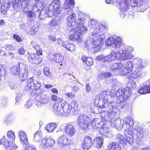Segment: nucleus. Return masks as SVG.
Wrapping results in <instances>:
<instances>
[{"label": "nucleus", "mask_w": 150, "mask_h": 150, "mask_svg": "<svg viewBox=\"0 0 150 150\" xmlns=\"http://www.w3.org/2000/svg\"><path fill=\"white\" fill-rule=\"evenodd\" d=\"M128 87L123 89H119L115 94L112 93L110 95L109 90L101 92L96 96L94 99L96 105L102 108H106L108 103H116L121 108H123L127 104L126 100L129 97Z\"/></svg>", "instance_id": "f257e3e1"}, {"label": "nucleus", "mask_w": 150, "mask_h": 150, "mask_svg": "<svg viewBox=\"0 0 150 150\" xmlns=\"http://www.w3.org/2000/svg\"><path fill=\"white\" fill-rule=\"evenodd\" d=\"M122 40L120 37H110L106 41L107 45H111L114 51H117L120 54L121 59L125 60L132 58L133 55L132 53L134 52V48L130 46H126L122 43Z\"/></svg>", "instance_id": "f03ea898"}, {"label": "nucleus", "mask_w": 150, "mask_h": 150, "mask_svg": "<svg viewBox=\"0 0 150 150\" xmlns=\"http://www.w3.org/2000/svg\"><path fill=\"white\" fill-rule=\"evenodd\" d=\"M88 26L93 30L91 33V39L92 47L95 51L97 52L100 49L102 40L105 39V36L102 30L105 28L103 24L96 22V20L92 19L89 22Z\"/></svg>", "instance_id": "7ed1b4c3"}, {"label": "nucleus", "mask_w": 150, "mask_h": 150, "mask_svg": "<svg viewBox=\"0 0 150 150\" xmlns=\"http://www.w3.org/2000/svg\"><path fill=\"white\" fill-rule=\"evenodd\" d=\"M30 0H12V4L14 10L18 11L21 6L22 7H28V5H30L33 6L32 9L34 10L36 8L37 12L38 13L37 15L41 19H43V18L47 16V14L45 11L43 10L44 8L43 3L40 1L35 2L34 5L32 4Z\"/></svg>", "instance_id": "20e7f679"}, {"label": "nucleus", "mask_w": 150, "mask_h": 150, "mask_svg": "<svg viewBox=\"0 0 150 150\" xmlns=\"http://www.w3.org/2000/svg\"><path fill=\"white\" fill-rule=\"evenodd\" d=\"M127 141L129 143L132 144L134 140L133 135H135L137 140L141 139L144 136V133L142 128L140 127L135 126L131 130L128 129L124 132Z\"/></svg>", "instance_id": "39448f33"}, {"label": "nucleus", "mask_w": 150, "mask_h": 150, "mask_svg": "<svg viewBox=\"0 0 150 150\" xmlns=\"http://www.w3.org/2000/svg\"><path fill=\"white\" fill-rule=\"evenodd\" d=\"M27 66L24 63H19L16 66H13L11 69L12 75H18L22 80L26 79L27 77L28 69Z\"/></svg>", "instance_id": "423d86ee"}, {"label": "nucleus", "mask_w": 150, "mask_h": 150, "mask_svg": "<svg viewBox=\"0 0 150 150\" xmlns=\"http://www.w3.org/2000/svg\"><path fill=\"white\" fill-rule=\"evenodd\" d=\"M77 122L79 128L83 131H88L91 122L88 116L85 114L80 115L77 117Z\"/></svg>", "instance_id": "0eeeda50"}, {"label": "nucleus", "mask_w": 150, "mask_h": 150, "mask_svg": "<svg viewBox=\"0 0 150 150\" xmlns=\"http://www.w3.org/2000/svg\"><path fill=\"white\" fill-rule=\"evenodd\" d=\"M110 103H108L107 106H108V109L107 111L101 113V116L103 119L105 121L108 122L110 119L113 117H115L118 112L117 107L115 105H111Z\"/></svg>", "instance_id": "6e6552de"}, {"label": "nucleus", "mask_w": 150, "mask_h": 150, "mask_svg": "<svg viewBox=\"0 0 150 150\" xmlns=\"http://www.w3.org/2000/svg\"><path fill=\"white\" fill-rule=\"evenodd\" d=\"M138 2V0H122V1L119 4L121 16L122 14L125 16L127 13L128 9V5L132 7H135L137 6Z\"/></svg>", "instance_id": "1a4fd4ad"}, {"label": "nucleus", "mask_w": 150, "mask_h": 150, "mask_svg": "<svg viewBox=\"0 0 150 150\" xmlns=\"http://www.w3.org/2000/svg\"><path fill=\"white\" fill-rule=\"evenodd\" d=\"M118 53L120 54H120L117 51H112L110 54L106 56H104L103 54L98 56L97 57L96 59L99 61L104 63L111 62L116 60L118 57L117 55ZM120 59L122 60L120 58Z\"/></svg>", "instance_id": "9d476101"}, {"label": "nucleus", "mask_w": 150, "mask_h": 150, "mask_svg": "<svg viewBox=\"0 0 150 150\" xmlns=\"http://www.w3.org/2000/svg\"><path fill=\"white\" fill-rule=\"evenodd\" d=\"M41 86L40 82L38 81L36 77H32L28 79L25 87V88L27 91L35 88L39 89Z\"/></svg>", "instance_id": "9b49d317"}, {"label": "nucleus", "mask_w": 150, "mask_h": 150, "mask_svg": "<svg viewBox=\"0 0 150 150\" xmlns=\"http://www.w3.org/2000/svg\"><path fill=\"white\" fill-rule=\"evenodd\" d=\"M48 11L51 12L54 10V16H57L62 11V8L60 6V2L57 0L53 1L48 8Z\"/></svg>", "instance_id": "f8f14e48"}, {"label": "nucleus", "mask_w": 150, "mask_h": 150, "mask_svg": "<svg viewBox=\"0 0 150 150\" xmlns=\"http://www.w3.org/2000/svg\"><path fill=\"white\" fill-rule=\"evenodd\" d=\"M134 66L133 63L131 61L126 62L122 64V69L120 71L121 75L124 76L131 72Z\"/></svg>", "instance_id": "ddd939ff"}, {"label": "nucleus", "mask_w": 150, "mask_h": 150, "mask_svg": "<svg viewBox=\"0 0 150 150\" xmlns=\"http://www.w3.org/2000/svg\"><path fill=\"white\" fill-rule=\"evenodd\" d=\"M1 143L5 146L6 150H15L18 147L13 143L8 141L4 137H3L1 141L0 140V144Z\"/></svg>", "instance_id": "4468645a"}, {"label": "nucleus", "mask_w": 150, "mask_h": 150, "mask_svg": "<svg viewBox=\"0 0 150 150\" xmlns=\"http://www.w3.org/2000/svg\"><path fill=\"white\" fill-rule=\"evenodd\" d=\"M115 117H112L110 120L111 126L119 130L121 129L123 127V124L122 122H123L122 120L116 119Z\"/></svg>", "instance_id": "2eb2a0df"}, {"label": "nucleus", "mask_w": 150, "mask_h": 150, "mask_svg": "<svg viewBox=\"0 0 150 150\" xmlns=\"http://www.w3.org/2000/svg\"><path fill=\"white\" fill-rule=\"evenodd\" d=\"M72 143L71 140L67 137V136L63 134L60 136L58 139V144L61 146H64L65 145L71 144Z\"/></svg>", "instance_id": "dca6fc26"}, {"label": "nucleus", "mask_w": 150, "mask_h": 150, "mask_svg": "<svg viewBox=\"0 0 150 150\" xmlns=\"http://www.w3.org/2000/svg\"><path fill=\"white\" fill-rule=\"evenodd\" d=\"M65 133L69 137L74 136L76 132V129L71 122L67 124L64 127Z\"/></svg>", "instance_id": "f3484780"}, {"label": "nucleus", "mask_w": 150, "mask_h": 150, "mask_svg": "<svg viewBox=\"0 0 150 150\" xmlns=\"http://www.w3.org/2000/svg\"><path fill=\"white\" fill-rule=\"evenodd\" d=\"M122 120L123 122H122V124H123V127L127 128L125 129L124 131L128 129L131 130V129H132L131 128L134 125V122L132 118L129 116L125 118Z\"/></svg>", "instance_id": "a211bd4d"}, {"label": "nucleus", "mask_w": 150, "mask_h": 150, "mask_svg": "<svg viewBox=\"0 0 150 150\" xmlns=\"http://www.w3.org/2000/svg\"><path fill=\"white\" fill-rule=\"evenodd\" d=\"M62 115L67 116L71 114L72 110L70 105L68 104L65 101H62Z\"/></svg>", "instance_id": "6ab92c4d"}, {"label": "nucleus", "mask_w": 150, "mask_h": 150, "mask_svg": "<svg viewBox=\"0 0 150 150\" xmlns=\"http://www.w3.org/2000/svg\"><path fill=\"white\" fill-rule=\"evenodd\" d=\"M49 59L51 61H54L56 63H62L64 61V57L60 54L55 53L52 55H49Z\"/></svg>", "instance_id": "aec40b11"}, {"label": "nucleus", "mask_w": 150, "mask_h": 150, "mask_svg": "<svg viewBox=\"0 0 150 150\" xmlns=\"http://www.w3.org/2000/svg\"><path fill=\"white\" fill-rule=\"evenodd\" d=\"M28 60L32 63L38 64L42 61V58L40 56L35 53H31L28 57Z\"/></svg>", "instance_id": "412c9836"}, {"label": "nucleus", "mask_w": 150, "mask_h": 150, "mask_svg": "<svg viewBox=\"0 0 150 150\" xmlns=\"http://www.w3.org/2000/svg\"><path fill=\"white\" fill-rule=\"evenodd\" d=\"M35 99V100L38 102L37 103V106L39 107L41 106V105L38 104V103H47L48 100V98L47 96L42 93L37 95L36 96Z\"/></svg>", "instance_id": "4be33fe9"}, {"label": "nucleus", "mask_w": 150, "mask_h": 150, "mask_svg": "<svg viewBox=\"0 0 150 150\" xmlns=\"http://www.w3.org/2000/svg\"><path fill=\"white\" fill-rule=\"evenodd\" d=\"M92 142L91 137L88 136H85L82 143V146L84 150H87L90 149L92 146Z\"/></svg>", "instance_id": "5701e85b"}, {"label": "nucleus", "mask_w": 150, "mask_h": 150, "mask_svg": "<svg viewBox=\"0 0 150 150\" xmlns=\"http://www.w3.org/2000/svg\"><path fill=\"white\" fill-rule=\"evenodd\" d=\"M54 140L50 137L42 139L41 142V146L45 148H48L52 146L54 143Z\"/></svg>", "instance_id": "b1692460"}, {"label": "nucleus", "mask_w": 150, "mask_h": 150, "mask_svg": "<svg viewBox=\"0 0 150 150\" xmlns=\"http://www.w3.org/2000/svg\"><path fill=\"white\" fill-rule=\"evenodd\" d=\"M18 134L23 147H25L29 144L25 133L23 131H19L18 132Z\"/></svg>", "instance_id": "393cba45"}, {"label": "nucleus", "mask_w": 150, "mask_h": 150, "mask_svg": "<svg viewBox=\"0 0 150 150\" xmlns=\"http://www.w3.org/2000/svg\"><path fill=\"white\" fill-rule=\"evenodd\" d=\"M133 61L135 64V68L137 70H140L147 65L145 64V61L143 62L142 59L139 58L134 59Z\"/></svg>", "instance_id": "a878e982"}, {"label": "nucleus", "mask_w": 150, "mask_h": 150, "mask_svg": "<svg viewBox=\"0 0 150 150\" xmlns=\"http://www.w3.org/2000/svg\"><path fill=\"white\" fill-rule=\"evenodd\" d=\"M62 101L60 102L56 103L53 105V112L56 115H62Z\"/></svg>", "instance_id": "bb28decb"}, {"label": "nucleus", "mask_w": 150, "mask_h": 150, "mask_svg": "<svg viewBox=\"0 0 150 150\" xmlns=\"http://www.w3.org/2000/svg\"><path fill=\"white\" fill-rule=\"evenodd\" d=\"M76 15L75 13L72 15H70L67 18V25L70 27H72L76 23Z\"/></svg>", "instance_id": "cd10ccee"}, {"label": "nucleus", "mask_w": 150, "mask_h": 150, "mask_svg": "<svg viewBox=\"0 0 150 150\" xmlns=\"http://www.w3.org/2000/svg\"><path fill=\"white\" fill-rule=\"evenodd\" d=\"M69 39L71 40L75 41L77 42H81L82 40L80 33L70 35Z\"/></svg>", "instance_id": "c85d7f7f"}, {"label": "nucleus", "mask_w": 150, "mask_h": 150, "mask_svg": "<svg viewBox=\"0 0 150 150\" xmlns=\"http://www.w3.org/2000/svg\"><path fill=\"white\" fill-rule=\"evenodd\" d=\"M138 89V92L142 94H145L150 93V86L149 85H143Z\"/></svg>", "instance_id": "c756f323"}, {"label": "nucleus", "mask_w": 150, "mask_h": 150, "mask_svg": "<svg viewBox=\"0 0 150 150\" xmlns=\"http://www.w3.org/2000/svg\"><path fill=\"white\" fill-rule=\"evenodd\" d=\"M95 143L96 146L98 149L102 147L104 141L103 136L97 137L95 138Z\"/></svg>", "instance_id": "7c9ffc66"}, {"label": "nucleus", "mask_w": 150, "mask_h": 150, "mask_svg": "<svg viewBox=\"0 0 150 150\" xmlns=\"http://www.w3.org/2000/svg\"><path fill=\"white\" fill-rule=\"evenodd\" d=\"M100 132L102 136H104L108 137L112 136L111 131L109 128L105 127L101 129Z\"/></svg>", "instance_id": "2f4dec72"}, {"label": "nucleus", "mask_w": 150, "mask_h": 150, "mask_svg": "<svg viewBox=\"0 0 150 150\" xmlns=\"http://www.w3.org/2000/svg\"><path fill=\"white\" fill-rule=\"evenodd\" d=\"M62 46L71 51H74L76 49V47L73 44L69 43L67 42H65L62 44Z\"/></svg>", "instance_id": "473e14b6"}, {"label": "nucleus", "mask_w": 150, "mask_h": 150, "mask_svg": "<svg viewBox=\"0 0 150 150\" xmlns=\"http://www.w3.org/2000/svg\"><path fill=\"white\" fill-rule=\"evenodd\" d=\"M141 73L140 70L136 69L133 71L130 74V77L134 79H139L141 77Z\"/></svg>", "instance_id": "72a5a7b5"}, {"label": "nucleus", "mask_w": 150, "mask_h": 150, "mask_svg": "<svg viewBox=\"0 0 150 150\" xmlns=\"http://www.w3.org/2000/svg\"><path fill=\"white\" fill-rule=\"evenodd\" d=\"M57 125L54 123L47 124L45 128L46 130L49 132H52L56 128Z\"/></svg>", "instance_id": "f704fd0d"}, {"label": "nucleus", "mask_w": 150, "mask_h": 150, "mask_svg": "<svg viewBox=\"0 0 150 150\" xmlns=\"http://www.w3.org/2000/svg\"><path fill=\"white\" fill-rule=\"evenodd\" d=\"M122 67V64L120 62L115 63L110 66V69L111 70L118 71Z\"/></svg>", "instance_id": "c9c22d12"}, {"label": "nucleus", "mask_w": 150, "mask_h": 150, "mask_svg": "<svg viewBox=\"0 0 150 150\" xmlns=\"http://www.w3.org/2000/svg\"><path fill=\"white\" fill-rule=\"evenodd\" d=\"M128 86L125 87H128L129 89L128 91H129V95L131 94V89L130 88H134L137 86L136 82L134 81H131L128 82L127 83Z\"/></svg>", "instance_id": "e433bc0d"}, {"label": "nucleus", "mask_w": 150, "mask_h": 150, "mask_svg": "<svg viewBox=\"0 0 150 150\" xmlns=\"http://www.w3.org/2000/svg\"><path fill=\"white\" fill-rule=\"evenodd\" d=\"M25 13L27 14L28 16L30 18L32 21L35 20L37 15V13H36L35 12L32 11H28Z\"/></svg>", "instance_id": "4c0bfd02"}, {"label": "nucleus", "mask_w": 150, "mask_h": 150, "mask_svg": "<svg viewBox=\"0 0 150 150\" xmlns=\"http://www.w3.org/2000/svg\"><path fill=\"white\" fill-rule=\"evenodd\" d=\"M111 76V74L109 73H104L101 72L99 73L98 76L99 79H104L108 77H110Z\"/></svg>", "instance_id": "58836bf2"}, {"label": "nucleus", "mask_w": 150, "mask_h": 150, "mask_svg": "<svg viewBox=\"0 0 150 150\" xmlns=\"http://www.w3.org/2000/svg\"><path fill=\"white\" fill-rule=\"evenodd\" d=\"M42 135V134L41 131H37L34 134L33 140L36 142L39 141L41 139Z\"/></svg>", "instance_id": "ea45409f"}, {"label": "nucleus", "mask_w": 150, "mask_h": 150, "mask_svg": "<svg viewBox=\"0 0 150 150\" xmlns=\"http://www.w3.org/2000/svg\"><path fill=\"white\" fill-rule=\"evenodd\" d=\"M77 30H78V32H79L80 33L82 34L83 33H86L87 31V29L86 27L83 25H76Z\"/></svg>", "instance_id": "a19ab883"}, {"label": "nucleus", "mask_w": 150, "mask_h": 150, "mask_svg": "<svg viewBox=\"0 0 150 150\" xmlns=\"http://www.w3.org/2000/svg\"><path fill=\"white\" fill-rule=\"evenodd\" d=\"M74 0H66L63 6V8L66 9L68 7H70L71 5H74Z\"/></svg>", "instance_id": "79ce46f5"}, {"label": "nucleus", "mask_w": 150, "mask_h": 150, "mask_svg": "<svg viewBox=\"0 0 150 150\" xmlns=\"http://www.w3.org/2000/svg\"><path fill=\"white\" fill-rule=\"evenodd\" d=\"M10 5V4H9L5 3L2 6L1 8V11L2 14L4 15L6 13Z\"/></svg>", "instance_id": "37998d69"}, {"label": "nucleus", "mask_w": 150, "mask_h": 150, "mask_svg": "<svg viewBox=\"0 0 150 150\" xmlns=\"http://www.w3.org/2000/svg\"><path fill=\"white\" fill-rule=\"evenodd\" d=\"M7 137L10 141H14L15 138L14 132L11 130L8 131L7 133Z\"/></svg>", "instance_id": "c03bdc74"}, {"label": "nucleus", "mask_w": 150, "mask_h": 150, "mask_svg": "<svg viewBox=\"0 0 150 150\" xmlns=\"http://www.w3.org/2000/svg\"><path fill=\"white\" fill-rule=\"evenodd\" d=\"M12 116L10 115H8L6 117L4 120V123L7 125L11 124L12 122Z\"/></svg>", "instance_id": "a18cd8bd"}, {"label": "nucleus", "mask_w": 150, "mask_h": 150, "mask_svg": "<svg viewBox=\"0 0 150 150\" xmlns=\"http://www.w3.org/2000/svg\"><path fill=\"white\" fill-rule=\"evenodd\" d=\"M71 109L73 110V109L76 110L77 109L78 107V105L77 102L76 100H73L71 103L70 105Z\"/></svg>", "instance_id": "49530a36"}, {"label": "nucleus", "mask_w": 150, "mask_h": 150, "mask_svg": "<svg viewBox=\"0 0 150 150\" xmlns=\"http://www.w3.org/2000/svg\"><path fill=\"white\" fill-rule=\"evenodd\" d=\"M59 20L57 18L52 19L49 22L50 26H56L59 24Z\"/></svg>", "instance_id": "de8ad7c7"}, {"label": "nucleus", "mask_w": 150, "mask_h": 150, "mask_svg": "<svg viewBox=\"0 0 150 150\" xmlns=\"http://www.w3.org/2000/svg\"><path fill=\"white\" fill-rule=\"evenodd\" d=\"M43 71L44 74L49 77L51 76V73L50 72L49 68L47 67H45L43 69Z\"/></svg>", "instance_id": "09e8293b"}, {"label": "nucleus", "mask_w": 150, "mask_h": 150, "mask_svg": "<svg viewBox=\"0 0 150 150\" xmlns=\"http://www.w3.org/2000/svg\"><path fill=\"white\" fill-rule=\"evenodd\" d=\"M85 19L83 18H79L76 21L77 25H82L85 22Z\"/></svg>", "instance_id": "8fccbe9b"}, {"label": "nucleus", "mask_w": 150, "mask_h": 150, "mask_svg": "<svg viewBox=\"0 0 150 150\" xmlns=\"http://www.w3.org/2000/svg\"><path fill=\"white\" fill-rule=\"evenodd\" d=\"M77 26L76 28H70L69 29V34L71 35H72L74 34L77 33H79L78 32V30H77Z\"/></svg>", "instance_id": "3c124183"}, {"label": "nucleus", "mask_w": 150, "mask_h": 150, "mask_svg": "<svg viewBox=\"0 0 150 150\" xmlns=\"http://www.w3.org/2000/svg\"><path fill=\"white\" fill-rule=\"evenodd\" d=\"M33 48L36 50V52L37 54L39 56L42 54V50L40 48L39 46L38 45H35L33 46Z\"/></svg>", "instance_id": "603ef678"}, {"label": "nucleus", "mask_w": 150, "mask_h": 150, "mask_svg": "<svg viewBox=\"0 0 150 150\" xmlns=\"http://www.w3.org/2000/svg\"><path fill=\"white\" fill-rule=\"evenodd\" d=\"M24 150H36L34 146L31 145L29 144L25 147H24Z\"/></svg>", "instance_id": "864d4df0"}, {"label": "nucleus", "mask_w": 150, "mask_h": 150, "mask_svg": "<svg viewBox=\"0 0 150 150\" xmlns=\"http://www.w3.org/2000/svg\"><path fill=\"white\" fill-rule=\"evenodd\" d=\"M37 31V28H35L34 27H31L29 32V34L34 35H35L36 32Z\"/></svg>", "instance_id": "5fc2aeb1"}, {"label": "nucleus", "mask_w": 150, "mask_h": 150, "mask_svg": "<svg viewBox=\"0 0 150 150\" xmlns=\"http://www.w3.org/2000/svg\"><path fill=\"white\" fill-rule=\"evenodd\" d=\"M16 83V82H10L9 83V86L10 88L14 90L16 89L17 88Z\"/></svg>", "instance_id": "6e6d98bb"}, {"label": "nucleus", "mask_w": 150, "mask_h": 150, "mask_svg": "<svg viewBox=\"0 0 150 150\" xmlns=\"http://www.w3.org/2000/svg\"><path fill=\"white\" fill-rule=\"evenodd\" d=\"M4 47L5 49L8 51L13 50L14 49V48L13 46L10 45H6Z\"/></svg>", "instance_id": "4d7b16f0"}, {"label": "nucleus", "mask_w": 150, "mask_h": 150, "mask_svg": "<svg viewBox=\"0 0 150 150\" xmlns=\"http://www.w3.org/2000/svg\"><path fill=\"white\" fill-rule=\"evenodd\" d=\"M116 137L117 139L121 140V141L123 143H124L126 141V139L124 138V136L120 134H117Z\"/></svg>", "instance_id": "13d9d810"}, {"label": "nucleus", "mask_w": 150, "mask_h": 150, "mask_svg": "<svg viewBox=\"0 0 150 150\" xmlns=\"http://www.w3.org/2000/svg\"><path fill=\"white\" fill-rule=\"evenodd\" d=\"M87 65L91 66L93 64V62L92 59L89 57H87L86 63H85Z\"/></svg>", "instance_id": "bf43d9fd"}, {"label": "nucleus", "mask_w": 150, "mask_h": 150, "mask_svg": "<svg viewBox=\"0 0 150 150\" xmlns=\"http://www.w3.org/2000/svg\"><path fill=\"white\" fill-rule=\"evenodd\" d=\"M32 100H28L25 105L24 107L25 108L28 109L29 108L32 106Z\"/></svg>", "instance_id": "052dcab7"}, {"label": "nucleus", "mask_w": 150, "mask_h": 150, "mask_svg": "<svg viewBox=\"0 0 150 150\" xmlns=\"http://www.w3.org/2000/svg\"><path fill=\"white\" fill-rule=\"evenodd\" d=\"M8 100L7 99H2L1 100V106L2 107H5L8 105Z\"/></svg>", "instance_id": "680f3d73"}, {"label": "nucleus", "mask_w": 150, "mask_h": 150, "mask_svg": "<svg viewBox=\"0 0 150 150\" xmlns=\"http://www.w3.org/2000/svg\"><path fill=\"white\" fill-rule=\"evenodd\" d=\"M64 9L66 10L65 12L67 13L68 15H73L74 13H73V10L70 7H68L66 9Z\"/></svg>", "instance_id": "e2e57ef3"}, {"label": "nucleus", "mask_w": 150, "mask_h": 150, "mask_svg": "<svg viewBox=\"0 0 150 150\" xmlns=\"http://www.w3.org/2000/svg\"><path fill=\"white\" fill-rule=\"evenodd\" d=\"M5 70L2 66L0 65V77L2 76L5 74Z\"/></svg>", "instance_id": "0e129e2a"}, {"label": "nucleus", "mask_w": 150, "mask_h": 150, "mask_svg": "<svg viewBox=\"0 0 150 150\" xmlns=\"http://www.w3.org/2000/svg\"><path fill=\"white\" fill-rule=\"evenodd\" d=\"M13 37L18 42H21L22 40L21 38L17 35L14 34L13 35Z\"/></svg>", "instance_id": "69168bd1"}, {"label": "nucleus", "mask_w": 150, "mask_h": 150, "mask_svg": "<svg viewBox=\"0 0 150 150\" xmlns=\"http://www.w3.org/2000/svg\"><path fill=\"white\" fill-rule=\"evenodd\" d=\"M48 38L49 40L52 41L53 42H55L56 40V38L55 37L52 35H48Z\"/></svg>", "instance_id": "338daca9"}, {"label": "nucleus", "mask_w": 150, "mask_h": 150, "mask_svg": "<svg viewBox=\"0 0 150 150\" xmlns=\"http://www.w3.org/2000/svg\"><path fill=\"white\" fill-rule=\"evenodd\" d=\"M65 95L67 97L73 98L75 97L74 94L72 92H67L65 93Z\"/></svg>", "instance_id": "774afa93"}]
</instances>
